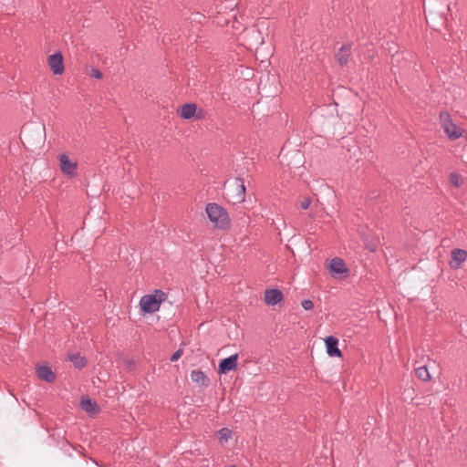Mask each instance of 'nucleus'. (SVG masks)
I'll return each mask as SVG.
<instances>
[{"label": "nucleus", "mask_w": 467, "mask_h": 467, "mask_svg": "<svg viewBox=\"0 0 467 467\" xmlns=\"http://www.w3.org/2000/svg\"><path fill=\"white\" fill-rule=\"evenodd\" d=\"M205 212L214 227L221 230H226L230 227L231 221L228 213L221 205L214 202L208 203Z\"/></svg>", "instance_id": "nucleus-1"}, {"label": "nucleus", "mask_w": 467, "mask_h": 467, "mask_svg": "<svg viewBox=\"0 0 467 467\" xmlns=\"http://www.w3.org/2000/svg\"><path fill=\"white\" fill-rule=\"evenodd\" d=\"M166 297V293L161 289H156L154 294L145 295L140 298V308L144 313H155L160 309L161 303L163 302Z\"/></svg>", "instance_id": "nucleus-2"}, {"label": "nucleus", "mask_w": 467, "mask_h": 467, "mask_svg": "<svg viewBox=\"0 0 467 467\" xmlns=\"http://www.w3.org/2000/svg\"><path fill=\"white\" fill-rule=\"evenodd\" d=\"M246 188L244 179L240 177L234 178L232 184L229 185L225 192L226 200L233 204H239L245 200Z\"/></svg>", "instance_id": "nucleus-3"}, {"label": "nucleus", "mask_w": 467, "mask_h": 467, "mask_svg": "<svg viewBox=\"0 0 467 467\" xmlns=\"http://www.w3.org/2000/svg\"><path fill=\"white\" fill-rule=\"evenodd\" d=\"M440 120L445 133L451 140H456L462 136L461 129L452 123L451 115L446 111L440 113Z\"/></svg>", "instance_id": "nucleus-4"}, {"label": "nucleus", "mask_w": 467, "mask_h": 467, "mask_svg": "<svg viewBox=\"0 0 467 467\" xmlns=\"http://www.w3.org/2000/svg\"><path fill=\"white\" fill-rule=\"evenodd\" d=\"M61 171L73 177L77 174L78 164L76 161H71L66 154H61L58 158Z\"/></svg>", "instance_id": "nucleus-5"}, {"label": "nucleus", "mask_w": 467, "mask_h": 467, "mask_svg": "<svg viewBox=\"0 0 467 467\" xmlns=\"http://www.w3.org/2000/svg\"><path fill=\"white\" fill-rule=\"evenodd\" d=\"M47 60L48 66L54 75H61L64 72V60L60 52L50 55Z\"/></svg>", "instance_id": "nucleus-6"}, {"label": "nucleus", "mask_w": 467, "mask_h": 467, "mask_svg": "<svg viewBox=\"0 0 467 467\" xmlns=\"http://www.w3.org/2000/svg\"><path fill=\"white\" fill-rule=\"evenodd\" d=\"M238 354L231 355L228 358L222 359L218 366V372L220 374H226L237 368Z\"/></svg>", "instance_id": "nucleus-7"}, {"label": "nucleus", "mask_w": 467, "mask_h": 467, "mask_svg": "<svg viewBox=\"0 0 467 467\" xmlns=\"http://www.w3.org/2000/svg\"><path fill=\"white\" fill-rule=\"evenodd\" d=\"M265 303L268 306H275L284 299L282 291L278 288L266 289L265 291Z\"/></svg>", "instance_id": "nucleus-8"}, {"label": "nucleus", "mask_w": 467, "mask_h": 467, "mask_svg": "<svg viewBox=\"0 0 467 467\" xmlns=\"http://www.w3.org/2000/svg\"><path fill=\"white\" fill-rule=\"evenodd\" d=\"M325 344L327 348V353L329 357H337L340 358L342 353L338 348V339L334 336H328L325 338Z\"/></svg>", "instance_id": "nucleus-9"}, {"label": "nucleus", "mask_w": 467, "mask_h": 467, "mask_svg": "<svg viewBox=\"0 0 467 467\" xmlns=\"http://www.w3.org/2000/svg\"><path fill=\"white\" fill-rule=\"evenodd\" d=\"M451 254V256L449 265L451 269L459 268L462 263H463L467 258V251L463 249H453Z\"/></svg>", "instance_id": "nucleus-10"}, {"label": "nucleus", "mask_w": 467, "mask_h": 467, "mask_svg": "<svg viewBox=\"0 0 467 467\" xmlns=\"http://www.w3.org/2000/svg\"><path fill=\"white\" fill-rule=\"evenodd\" d=\"M351 44L343 45L336 53L335 58L340 67L346 66L351 56Z\"/></svg>", "instance_id": "nucleus-11"}, {"label": "nucleus", "mask_w": 467, "mask_h": 467, "mask_svg": "<svg viewBox=\"0 0 467 467\" xmlns=\"http://www.w3.org/2000/svg\"><path fill=\"white\" fill-rule=\"evenodd\" d=\"M329 271L333 275H342L348 273V270L341 258L335 257L330 262Z\"/></svg>", "instance_id": "nucleus-12"}, {"label": "nucleus", "mask_w": 467, "mask_h": 467, "mask_svg": "<svg viewBox=\"0 0 467 467\" xmlns=\"http://www.w3.org/2000/svg\"><path fill=\"white\" fill-rule=\"evenodd\" d=\"M37 377L47 382L51 383L56 379V375L48 366H39L36 368Z\"/></svg>", "instance_id": "nucleus-13"}, {"label": "nucleus", "mask_w": 467, "mask_h": 467, "mask_svg": "<svg viewBox=\"0 0 467 467\" xmlns=\"http://www.w3.org/2000/svg\"><path fill=\"white\" fill-rule=\"evenodd\" d=\"M179 116L183 119H193L196 114V104L195 103H185L178 110Z\"/></svg>", "instance_id": "nucleus-14"}, {"label": "nucleus", "mask_w": 467, "mask_h": 467, "mask_svg": "<svg viewBox=\"0 0 467 467\" xmlns=\"http://www.w3.org/2000/svg\"><path fill=\"white\" fill-rule=\"evenodd\" d=\"M80 407L84 411L90 413V414L99 413L100 410V408L98 405V403L95 400L88 399V398H83L81 400Z\"/></svg>", "instance_id": "nucleus-15"}, {"label": "nucleus", "mask_w": 467, "mask_h": 467, "mask_svg": "<svg viewBox=\"0 0 467 467\" xmlns=\"http://www.w3.org/2000/svg\"><path fill=\"white\" fill-rule=\"evenodd\" d=\"M191 379L201 387H207L210 384L209 378L201 370H192L191 372Z\"/></svg>", "instance_id": "nucleus-16"}, {"label": "nucleus", "mask_w": 467, "mask_h": 467, "mask_svg": "<svg viewBox=\"0 0 467 467\" xmlns=\"http://www.w3.org/2000/svg\"><path fill=\"white\" fill-rule=\"evenodd\" d=\"M68 358L69 360L78 368H82L87 365V359L84 357L80 356V354L78 353L70 354Z\"/></svg>", "instance_id": "nucleus-17"}, {"label": "nucleus", "mask_w": 467, "mask_h": 467, "mask_svg": "<svg viewBox=\"0 0 467 467\" xmlns=\"http://www.w3.org/2000/svg\"><path fill=\"white\" fill-rule=\"evenodd\" d=\"M416 376L422 381H429L431 375L426 365L419 366L415 368Z\"/></svg>", "instance_id": "nucleus-18"}, {"label": "nucleus", "mask_w": 467, "mask_h": 467, "mask_svg": "<svg viewBox=\"0 0 467 467\" xmlns=\"http://www.w3.org/2000/svg\"><path fill=\"white\" fill-rule=\"evenodd\" d=\"M449 178L451 184L455 187H459L463 182V179L457 172H451Z\"/></svg>", "instance_id": "nucleus-19"}, {"label": "nucleus", "mask_w": 467, "mask_h": 467, "mask_svg": "<svg viewBox=\"0 0 467 467\" xmlns=\"http://www.w3.org/2000/svg\"><path fill=\"white\" fill-rule=\"evenodd\" d=\"M232 431L228 428H223L218 431V438L221 441H228L232 438Z\"/></svg>", "instance_id": "nucleus-20"}, {"label": "nucleus", "mask_w": 467, "mask_h": 467, "mask_svg": "<svg viewBox=\"0 0 467 467\" xmlns=\"http://www.w3.org/2000/svg\"><path fill=\"white\" fill-rule=\"evenodd\" d=\"M207 117V111L202 108H198L196 106V114L193 116V119L195 120H202L206 119Z\"/></svg>", "instance_id": "nucleus-21"}, {"label": "nucleus", "mask_w": 467, "mask_h": 467, "mask_svg": "<svg viewBox=\"0 0 467 467\" xmlns=\"http://www.w3.org/2000/svg\"><path fill=\"white\" fill-rule=\"evenodd\" d=\"M312 202V199L310 197H306L302 201L299 202L298 205L302 210H306L309 208Z\"/></svg>", "instance_id": "nucleus-22"}, {"label": "nucleus", "mask_w": 467, "mask_h": 467, "mask_svg": "<svg viewBox=\"0 0 467 467\" xmlns=\"http://www.w3.org/2000/svg\"><path fill=\"white\" fill-rule=\"evenodd\" d=\"M301 306L302 307L305 309V310H310L313 308L314 306V304L313 302L310 300V299H304L302 302H301Z\"/></svg>", "instance_id": "nucleus-23"}, {"label": "nucleus", "mask_w": 467, "mask_h": 467, "mask_svg": "<svg viewBox=\"0 0 467 467\" xmlns=\"http://www.w3.org/2000/svg\"><path fill=\"white\" fill-rule=\"evenodd\" d=\"M90 76H91L92 78H97V79H101V78H103V74H102V72H101L99 69H98V68H94V67H93V68H91Z\"/></svg>", "instance_id": "nucleus-24"}, {"label": "nucleus", "mask_w": 467, "mask_h": 467, "mask_svg": "<svg viewBox=\"0 0 467 467\" xmlns=\"http://www.w3.org/2000/svg\"><path fill=\"white\" fill-rule=\"evenodd\" d=\"M182 354L183 350L182 348H179L171 356L170 360L171 362L177 361L182 357Z\"/></svg>", "instance_id": "nucleus-25"}, {"label": "nucleus", "mask_w": 467, "mask_h": 467, "mask_svg": "<svg viewBox=\"0 0 467 467\" xmlns=\"http://www.w3.org/2000/svg\"><path fill=\"white\" fill-rule=\"evenodd\" d=\"M367 249H368L370 252H375L378 248V243L377 242H371L366 244Z\"/></svg>", "instance_id": "nucleus-26"}, {"label": "nucleus", "mask_w": 467, "mask_h": 467, "mask_svg": "<svg viewBox=\"0 0 467 467\" xmlns=\"http://www.w3.org/2000/svg\"><path fill=\"white\" fill-rule=\"evenodd\" d=\"M230 467H237V466H235V465H233V466H230Z\"/></svg>", "instance_id": "nucleus-27"}]
</instances>
